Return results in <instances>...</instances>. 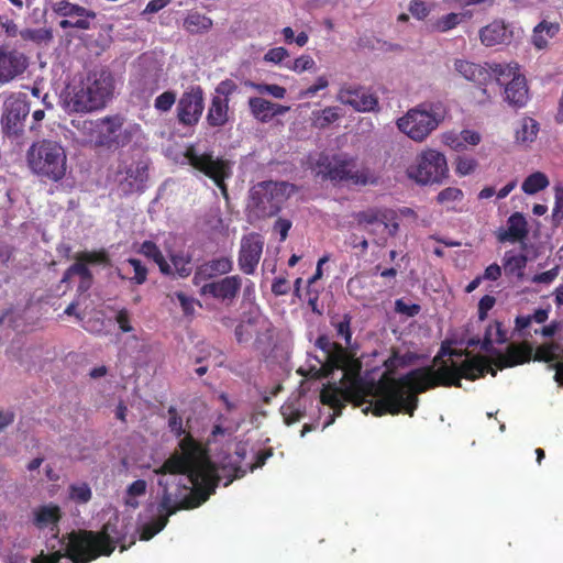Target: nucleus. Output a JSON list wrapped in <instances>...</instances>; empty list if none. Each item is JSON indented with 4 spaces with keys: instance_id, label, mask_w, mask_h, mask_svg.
<instances>
[{
    "instance_id": "nucleus-1",
    "label": "nucleus",
    "mask_w": 563,
    "mask_h": 563,
    "mask_svg": "<svg viewBox=\"0 0 563 563\" xmlns=\"http://www.w3.org/2000/svg\"><path fill=\"white\" fill-rule=\"evenodd\" d=\"M179 451H175L156 470L157 475H187L194 489L188 492L186 485L175 483L172 489L167 482L158 481L163 492L157 504L156 512L159 517H169L183 509H194L208 500L218 485L217 468L211 462L207 450L190 434L178 443Z\"/></svg>"
},
{
    "instance_id": "nucleus-2",
    "label": "nucleus",
    "mask_w": 563,
    "mask_h": 563,
    "mask_svg": "<svg viewBox=\"0 0 563 563\" xmlns=\"http://www.w3.org/2000/svg\"><path fill=\"white\" fill-rule=\"evenodd\" d=\"M408 363L407 355H401L395 347L391 349L389 357L384 361L385 372L379 379L365 385L366 395L376 397L369 402L365 412L372 411L376 417L404 412L412 417L418 408L419 394L441 385L452 384L445 380L452 375V371L442 365L437 369L432 366L413 368L396 378L397 369L407 366Z\"/></svg>"
},
{
    "instance_id": "nucleus-3",
    "label": "nucleus",
    "mask_w": 563,
    "mask_h": 563,
    "mask_svg": "<svg viewBox=\"0 0 563 563\" xmlns=\"http://www.w3.org/2000/svg\"><path fill=\"white\" fill-rule=\"evenodd\" d=\"M126 525L119 515H113L99 531L78 530L62 537L59 542L67 545L68 559L74 563H90L100 556L111 555L117 547L121 552L128 549Z\"/></svg>"
},
{
    "instance_id": "nucleus-4",
    "label": "nucleus",
    "mask_w": 563,
    "mask_h": 563,
    "mask_svg": "<svg viewBox=\"0 0 563 563\" xmlns=\"http://www.w3.org/2000/svg\"><path fill=\"white\" fill-rule=\"evenodd\" d=\"M352 317L347 313L342 317L331 318V327L335 330L336 336L343 339L345 346L333 342L327 334L317 338L314 345L323 353V358L316 361L320 364L316 375L318 377H329L335 369L343 371V377L349 380H360L362 362L356 357V351L352 342Z\"/></svg>"
},
{
    "instance_id": "nucleus-5",
    "label": "nucleus",
    "mask_w": 563,
    "mask_h": 563,
    "mask_svg": "<svg viewBox=\"0 0 563 563\" xmlns=\"http://www.w3.org/2000/svg\"><path fill=\"white\" fill-rule=\"evenodd\" d=\"M113 89L114 80L109 71L90 73L66 95L65 106L73 112L100 110L111 99Z\"/></svg>"
},
{
    "instance_id": "nucleus-6",
    "label": "nucleus",
    "mask_w": 563,
    "mask_h": 563,
    "mask_svg": "<svg viewBox=\"0 0 563 563\" xmlns=\"http://www.w3.org/2000/svg\"><path fill=\"white\" fill-rule=\"evenodd\" d=\"M26 161L34 175L53 183L64 179L67 174V153L60 142L41 140L33 143L26 153Z\"/></svg>"
},
{
    "instance_id": "nucleus-7",
    "label": "nucleus",
    "mask_w": 563,
    "mask_h": 563,
    "mask_svg": "<svg viewBox=\"0 0 563 563\" xmlns=\"http://www.w3.org/2000/svg\"><path fill=\"white\" fill-rule=\"evenodd\" d=\"M294 191L295 186L287 181H261L251 189V206L258 218H271L282 210Z\"/></svg>"
},
{
    "instance_id": "nucleus-8",
    "label": "nucleus",
    "mask_w": 563,
    "mask_h": 563,
    "mask_svg": "<svg viewBox=\"0 0 563 563\" xmlns=\"http://www.w3.org/2000/svg\"><path fill=\"white\" fill-rule=\"evenodd\" d=\"M494 69L496 82L505 86L504 100L515 109L526 107L530 95L527 79L519 71V65L517 63L496 64Z\"/></svg>"
},
{
    "instance_id": "nucleus-9",
    "label": "nucleus",
    "mask_w": 563,
    "mask_h": 563,
    "mask_svg": "<svg viewBox=\"0 0 563 563\" xmlns=\"http://www.w3.org/2000/svg\"><path fill=\"white\" fill-rule=\"evenodd\" d=\"M448 173L445 156L435 150L423 152L407 169L408 177L421 185L441 183Z\"/></svg>"
},
{
    "instance_id": "nucleus-10",
    "label": "nucleus",
    "mask_w": 563,
    "mask_h": 563,
    "mask_svg": "<svg viewBox=\"0 0 563 563\" xmlns=\"http://www.w3.org/2000/svg\"><path fill=\"white\" fill-rule=\"evenodd\" d=\"M441 121V117L423 106L410 109L404 117L397 120V128L404 134L416 142H422L434 131Z\"/></svg>"
},
{
    "instance_id": "nucleus-11",
    "label": "nucleus",
    "mask_w": 563,
    "mask_h": 563,
    "mask_svg": "<svg viewBox=\"0 0 563 563\" xmlns=\"http://www.w3.org/2000/svg\"><path fill=\"white\" fill-rule=\"evenodd\" d=\"M493 327L488 325L483 340H481V350L496 356L494 364L497 368L504 369L516 365L525 364L532 357V347L527 343L510 344L506 353H501L494 347Z\"/></svg>"
},
{
    "instance_id": "nucleus-12",
    "label": "nucleus",
    "mask_w": 563,
    "mask_h": 563,
    "mask_svg": "<svg viewBox=\"0 0 563 563\" xmlns=\"http://www.w3.org/2000/svg\"><path fill=\"white\" fill-rule=\"evenodd\" d=\"M442 367H446L452 371V375L446 379L452 382V384L442 385L443 387L453 386L460 388L462 387V378L475 380L484 377L487 373L493 377L497 375V371L490 366L489 358L479 354L466 358L460 364L452 362L451 365H448L446 363H443Z\"/></svg>"
},
{
    "instance_id": "nucleus-13",
    "label": "nucleus",
    "mask_w": 563,
    "mask_h": 563,
    "mask_svg": "<svg viewBox=\"0 0 563 563\" xmlns=\"http://www.w3.org/2000/svg\"><path fill=\"white\" fill-rule=\"evenodd\" d=\"M30 112V104L24 93L11 95L3 103L1 117L2 130L8 136H20L23 133L24 120Z\"/></svg>"
},
{
    "instance_id": "nucleus-14",
    "label": "nucleus",
    "mask_w": 563,
    "mask_h": 563,
    "mask_svg": "<svg viewBox=\"0 0 563 563\" xmlns=\"http://www.w3.org/2000/svg\"><path fill=\"white\" fill-rule=\"evenodd\" d=\"M177 119L185 126L196 125L205 110V97L201 86H191L180 96L177 103Z\"/></svg>"
},
{
    "instance_id": "nucleus-15",
    "label": "nucleus",
    "mask_w": 563,
    "mask_h": 563,
    "mask_svg": "<svg viewBox=\"0 0 563 563\" xmlns=\"http://www.w3.org/2000/svg\"><path fill=\"white\" fill-rule=\"evenodd\" d=\"M352 161L341 155L321 154L316 162V176L322 180H358L352 172Z\"/></svg>"
},
{
    "instance_id": "nucleus-16",
    "label": "nucleus",
    "mask_w": 563,
    "mask_h": 563,
    "mask_svg": "<svg viewBox=\"0 0 563 563\" xmlns=\"http://www.w3.org/2000/svg\"><path fill=\"white\" fill-rule=\"evenodd\" d=\"M184 157L194 169L211 180L221 179V170L229 166L225 159L214 157L212 151L201 152L195 144H189L186 147Z\"/></svg>"
},
{
    "instance_id": "nucleus-17",
    "label": "nucleus",
    "mask_w": 563,
    "mask_h": 563,
    "mask_svg": "<svg viewBox=\"0 0 563 563\" xmlns=\"http://www.w3.org/2000/svg\"><path fill=\"white\" fill-rule=\"evenodd\" d=\"M336 99L357 112L379 110L378 98L368 88L360 85H344L340 88Z\"/></svg>"
},
{
    "instance_id": "nucleus-18",
    "label": "nucleus",
    "mask_w": 563,
    "mask_h": 563,
    "mask_svg": "<svg viewBox=\"0 0 563 563\" xmlns=\"http://www.w3.org/2000/svg\"><path fill=\"white\" fill-rule=\"evenodd\" d=\"M264 249V239L260 233L251 232L241 239L238 265L245 275H253L256 272Z\"/></svg>"
},
{
    "instance_id": "nucleus-19",
    "label": "nucleus",
    "mask_w": 563,
    "mask_h": 563,
    "mask_svg": "<svg viewBox=\"0 0 563 563\" xmlns=\"http://www.w3.org/2000/svg\"><path fill=\"white\" fill-rule=\"evenodd\" d=\"M241 287L242 278L239 275H232L203 284L199 292L201 296H208L225 306H231L238 298Z\"/></svg>"
},
{
    "instance_id": "nucleus-20",
    "label": "nucleus",
    "mask_w": 563,
    "mask_h": 563,
    "mask_svg": "<svg viewBox=\"0 0 563 563\" xmlns=\"http://www.w3.org/2000/svg\"><path fill=\"white\" fill-rule=\"evenodd\" d=\"M353 384L352 389L342 390L341 388L336 387L335 384L329 385L328 387H324L321 390L320 394V400L323 405H327L331 407L336 415L341 413V410L344 408L343 400L341 398V395L344 394L346 398H350L352 395H355L357 397V405H361L364 402V397L367 395V389L365 384L363 383L362 378L360 377V380L354 382L350 380Z\"/></svg>"
},
{
    "instance_id": "nucleus-21",
    "label": "nucleus",
    "mask_w": 563,
    "mask_h": 563,
    "mask_svg": "<svg viewBox=\"0 0 563 563\" xmlns=\"http://www.w3.org/2000/svg\"><path fill=\"white\" fill-rule=\"evenodd\" d=\"M29 66L27 57L4 45H0V85H5L22 75Z\"/></svg>"
},
{
    "instance_id": "nucleus-22",
    "label": "nucleus",
    "mask_w": 563,
    "mask_h": 563,
    "mask_svg": "<svg viewBox=\"0 0 563 563\" xmlns=\"http://www.w3.org/2000/svg\"><path fill=\"white\" fill-rule=\"evenodd\" d=\"M495 65L496 64H493L486 67L468 60L456 59L454 68L463 78L474 82L483 89L484 93H486L485 87L495 79Z\"/></svg>"
},
{
    "instance_id": "nucleus-23",
    "label": "nucleus",
    "mask_w": 563,
    "mask_h": 563,
    "mask_svg": "<svg viewBox=\"0 0 563 563\" xmlns=\"http://www.w3.org/2000/svg\"><path fill=\"white\" fill-rule=\"evenodd\" d=\"M233 269V262L228 256H221L209 260L197 266L192 283L196 286L201 285L202 282L212 279L219 275H227Z\"/></svg>"
},
{
    "instance_id": "nucleus-24",
    "label": "nucleus",
    "mask_w": 563,
    "mask_h": 563,
    "mask_svg": "<svg viewBox=\"0 0 563 563\" xmlns=\"http://www.w3.org/2000/svg\"><path fill=\"white\" fill-rule=\"evenodd\" d=\"M375 282L362 275H355L347 280L346 289L351 297L355 298L363 306L373 303L377 297Z\"/></svg>"
},
{
    "instance_id": "nucleus-25",
    "label": "nucleus",
    "mask_w": 563,
    "mask_h": 563,
    "mask_svg": "<svg viewBox=\"0 0 563 563\" xmlns=\"http://www.w3.org/2000/svg\"><path fill=\"white\" fill-rule=\"evenodd\" d=\"M512 32L503 21H494L479 31L481 42L485 46L507 44L511 41Z\"/></svg>"
},
{
    "instance_id": "nucleus-26",
    "label": "nucleus",
    "mask_w": 563,
    "mask_h": 563,
    "mask_svg": "<svg viewBox=\"0 0 563 563\" xmlns=\"http://www.w3.org/2000/svg\"><path fill=\"white\" fill-rule=\"evenodd\" d=\"M508 225L506 230L498 233V240L500 242H518L527 238L529 230L526 218L520 212L512 213L507 221Z\"/></svg>"
},
{
    "instance_id": "nucleus-27",
    "label": "nucleus",
    "mask_w": 563,
    "mask_h": 563,
    "mask_svg": "<svg viewBox=\"0 0 563 563\" xmlns=\"http://www.w3.org/2000/svg\"><path fill=\"white\" fill-rule=\"evenodd\" d=\"M123 118L120 115L106 117L98 122L97 135L90 136L89 142L95 143L97 146H104V141L114 140L118 131L123 126Z\"/></svg>"
},
{
    "instance_id": "nucleus-28",
    "label": "nucleus",
    "mask_w": 563,
    "mask_h": 563,
    "mask_svg": "<svg viewBox=\"0 0 563 563\" xmlns=\"http://www.w3.org/2000/svg\"><path fill=\"white\" fill-rule=\"evenodd\" d=\"M227 99L221 96H213L209 104L206 121L211 128H222L229 122L230 107Z\"/></svg>"
},
{
    "instance_id": "nucleus-29",
    "label": "nucleus",
    "mask_w": 563,
    "mask_h": 563,
    "mask_svg": "<svg viewBox=\"0 0 563 563\" xmlns=\"http://www.w3.org/2000/svg\"><path fill=\"white\" fill-rule=\"evenodd\" d=\"M561 30L558 22L542 20L532 31L531 43L537 49H544L549 45V41L555 37Z\"/></svg>"
},
{
    "instance_id": "nucleus-30",
    "label": "nucleus",
    "mask_w": 563,
    "mask_h": 563,
    "mask_svg": "<svg viewBox=\"0 0 563 563\" xmlns=\"http://www.w3.org/2000/svg\"><path fill=\"white\" fill-rule=\"evenodd\" d=\"M394 219V211L387 208H369L355 214L358 225L367 229L368 227H382V223Z\"/></svg>"
},
{
    "instance_id": "nucleus-31",
    "label": "nucleus",
    "mask_w": 563,
    "mask_h": 563,
    "mask_svg": "<svg viewBox=\"0 0 563 563\" xmlns=\"http://www.w3.org/2000/svg\"><path fill=\"white\" fill-rule=\"evenodd\" d=\"M33 515V525L38 529L57 526L62 518L59 506L52 503L35 508Z\"/></svg>"
},
{
    "instance_id": "nucleus-32",
    "label": "nucleus",
    "mask_w": 563,
    "mask_h": 563,
    "mask_svg": "<svg viewBox=\"0 0 563 563\" xmlns=\"http://www.w3.org/2000/svg\"><path fill=\"white\" fill-rule=\"evenodd\" d=\"M343 117L340 107H325L322 110L312 111L311 125L316 129L323 130Z\"/></svg>"
},
{
    "instance_id": "nucleus-33",
    "label": "nucleus",
    "mask_w": 563,
    "mask_h": 563,
    "mask_svg": "<svg viewBox=\"0 0 563 563\" xmlns=\"http://www.w3.org/2000/svg\"><path fill=\"white\" fill-rule=\"evenodd\" d=\"M213 25L212 20L197 11H191L184 20V29L190 34L208 32Z\"/></svg>"
},
{
    "instance_id": "nucleus-34",
    "label": "nucleus",
    "mask_w": 563,
    "mask_h": 563,
    "mask_svg": "<svg viewBox=\"0 0 563 563\" xmlns=\"http://www.w3.org/2000/svg\"><path fill=\"white\" fill-rule=\"evenodd\" d=\"M528 257L525 254H514L506 252L504 257V271L507 276H516L522 279L523 271L527 266Z\"/></svg>"
},
{
    "instance_id": "nucleus-35",
    "label": "nucleus",
    "mask_w": 563,
    "mask_h": 563,
    "mask_svg": "<svg viewBox=\"0 0 563 563\" xmlns=\"http://www.w3.org/2000/svg\"><path fill=\"white\" fill-rule=\"evenodd\" d=\"M249 108L251 114L262 123H267L273 119V112H271L273 109L272 101L261 97H251L249 99Z\"/></svg>"
},
{
    "instance_id": "nucleus-36",
    "label": "nucleus",
    "mask_w": 563,
    "mask_h": 563,
    "mask_svg": "<svg viewBox=\"0 0 563 563\" xmlns=\"http://www.w3.org/2000/svg\"><path fill=\"white\" fill-rule=\"evenodd\" d=\"M53 10L56 14L60 16H71V15H78V16H85L89 19H95L96 13L93 11H89L86 8L70 3L66 0H62L53 5Z\"/></svg>"
},
{
    "instance_id": "nucleus-37",
    "label": "nucleus",
    "mask_w": 563,
    "mask_h": 563,
    "mask_svg": "<svg viewBox=\"0 0 563 563\" xmlns=\"http://www.w3.org/2000/svg\"><path fill=\"white\" fill-rule=\"evenodd\" d=\"M549 186V179L542 172H534L522 183L521 189L527 195H534Z\"/></svg>"
},
{
    "instance_id": "nucleus-38",
    "label": "nucleus",
    "mask_w": 563,
    "mask_h": 563,
    "mask_svg": "<svg viewBox=\"0 0 563 563\" xmlns=\"http://www.w3.org/2000/svg\"><path fill=\"white\" fill-rule=\"evenodd\" d=\"M141 130L140 125L139 124H131L126 128L123 129V126L120 129V131H118V135L114 140H111V141H104L103 144H104V147H108V148H118V147H123V146H126L128 144L131 143L133 136L139 133Z\"/></svg>"
},
{
    "instance_id": "nucleus-39",
    "label": "nucleus",
    "mask_w": 563,
    "mask_h": 563,
    "mask_svg": "<svg viewBox=\"0 0 563 563\" xmlns=\"http://www.w3.org/2000/svg\"><path fill=\"white\" fill-rule=\"evenodd\" d=\"M466 18H471V14L468 12H463V13L451 12L449 14H445V15L439 18L433 23V29L438 32L444 33V32H448V31L456 27Z\"/></svg>"
},
{
    "instance_id": "nucleus-40",
    "label": "nucleus",
    "mask_w": 563,
    "mask_h": 563,
    "mask_svg": "<svg viewBox=\"0 0 563 563\" xmlns=\"http://www.w3.org/2000/svg\"><path fill=\"white\" fill-rule=\"evenodd\" d=\"M539 124L531 118H525L521 128L516 132V140L520 143L532 142L538 134Z\"/></svg>"
},
{
    "instance_id": "nucleus-41",
    "label": "nucleus",
    "mask_w": 563,
    "mask_h": 563,
    "mask_svg": "<svg viewBox=\"0 0 563 563\" xmlns=\"http://www.w3.org/2000/svg\"><path fill=\"white\" fill-rule=\"evenodd\" d=\"M168 523V519L156 515L151 521L144 523L141 528V540L148 541L158 532H161Z\"/></svg>"
},
{
    "instance_id": "nucleus-42",
    "label": "nucleus",
    "mask_w": 563,
    "mask_h": 563,
    "mask_svg": "<svg viewBox=\"0 0 563 563\" xmlns=\"http://www.w3.org/2000/svg\"><path fill=\"white\" fill-rule=\"evenodd\" d=\"M245 85L256 90L260 95L267 93L276 99H283L286 96V88L276 84L246 81Z\"/></svg>"
},
{
    "instance_id": "nucleus-43",
    "label": "nucleus",
    "mask_w": 563,
    "mask_h": 563,
    "mask_svg": "<svg viewBox=\"0 0 563 563\" xmlns=\"http://www.w3.org/2000/svg\"><path fill=\"white\" fill-rule=\"evenodd\" d=\"M68 490L69 498L76 504H87L92 497L91 488L87 483L71 484Z\"/></svg>"
},
{
    "instance_id": "nucleus-44",
    "label": "nucleus",
    "mask_w": 563,
    "mask_h": 563,
    "mask_svg": "<svg viewBox=\"0 0 563 563\" xmlns=\"http://www.w3.org/2000/svg\"><path fill=\"white\" fill-rule=\"evenodd\" d=\"M170 262L177 273V275L181 278H186L191 274V257L185 255L184 253H175L170 255Z\"/></svg>"
},
{
    "instance_id": "nucleus-45",
    "label": "nucleus",
    "mask_w": 563,
    "mask_h": 563,
    "mask_svg": "<svg viewBox=\"0 0 563 563\" xmlns=\"http://www.w3.org/2000/svg\"><path fill=\"white\" fill-rule=\"evenodd\" d=\"M559 345L555 343L542 344L537 347L534 353V361L551 363L558 358L556 350Z\"/></svg>"
},
{
    "instance_id": "nucleus-46",
    "label": "nucleus",
    "mask_w": 563,
    "mask_h": 563,
    "mask_svg": "<svg viewBox=\"0 0 563 563\" xmlns=\"http://www.w3.org/2000/svg\"><path fill=\"white\" fill-rule=\"evenodd\" d=\"M177 95L173 90H167L156 97L154 108L158 112H168L175 104Z\"/></svg>"
},
{
    "instance_id": "nucleus-47",
    "label": "nucleus",
    "mask_w": 563,
    "mask_h": 563,
    "mask_svg": "<svg viewBox=\"0 0 563 563\" xmlns=\"http://www.w3.org/2000/svg\"><path fill=\"white\" fill-rule=\"evenodd\" d=\"M168 427L177 438L184 435V439L186 435L190 434L189 432H186L185 429L183 428V419L178 415L177 409L175 407L172 406L168 408Z\"/></svg>"
},
{
    "instance_id": "nucleus-48",
    "label": "nucleus",
    "mask_w": 563,
    "mask_h": 563,
    "mask_svg": "<svg viewBox=\"0 0 563 563\" xmlns=\"http://www.w3.org/2000/svg\"><path fill=\"white\" fill-rule=\"evenodd\" d=\"M254 320L247 319L246 321H242L235 328L234 334L235 339L239 343H245L250 341L253 336Z\"/></svg>"
},
{
    "instance_id": "nucleus-49",
    "label": "nucleus",
    "mask_w": 563,
    "mask_h": 563,
    "mask_svg": "<svg viewBox=\"0 0 563 563\" xmlns=\"http://www.w3.org/2000/svg\"><path fill=\"white\" fill-rule=\"evenodd\" d=\"M76 260L87 264H106L109 261L108 254L104 251H92L78 253Z\"/></svg>"
},
{
    "instance_id": "nucleus-50",
    "label": "nucleus",
    "mask_w": 563,
    "mask_h": 563,
    "mask_svg": "<svg viewBox=\"0 0 563 563\" xmlns=\"http://www.w3.org/2000/svg\"><path fill=\"white\" fill-rule=\"evenodd\" d=\"M478 163L475 158L468 156H459L456 158L455 172L460 176H467L475 172Z\"/></svg>"
},
{
    "instance_id": "nucleus-51",
    "label": "nucleus",
    "mask_w": 563,
    "mask_h": 563,
    "mask_svg": "<svg viewBox=\"0 0 563 563\" xmlns=\"http://www.w3.org/2000/svg\"><path fill=\"white\" fill-rule=\"evenodd\" d=\"M409 12L418 20H424L431 12V7L422 0H411Z\"/></svg>"
},
{
    "instance_id": "nucleus-52",
    "label": "nucleus",
    "mask_w": 563,
    "mask_h": 563,
    "mask_svg": "<svg viewBox=\"0 0 563 563\" xmlns=\"http://www.w3.org/2000/svg\"><path fill=\"white\" fill-rule=\"evenodd\" d=\"M128 263L133 267L134 276L132 277V282L136 285H142L147 279V268L143 263L137 258H129Z\"/></svg>"
},
{
    "instance_id": "nucleus-53",
    "label": "nucleus",
    "mask_w": 563,
    "mask_h": 563,
    "mask_svg": "<svg viewBox=\"0 0 563 563\" xmlns=\"http://www.w3.org/2000/svg\"><path fill=\"white\" fill-rule=\"evenodd\" d=\"M462 198H463V192L461 189H459L456 187H448L438 194L437 200L439 203L444 205V203L461 200Z\"/></svg>"
},
{
    "instance_id": "nucleus-54",
    "label": "nucleus",
    "mask_w": 563,
    "mask_h": 563,
    "mask_svg": "<svg viewBox=\"0 0 563 563\" xmlns=\"http://www.w3.org/2000/svg\"><path fill=\"white\" fill-rule=\"evenodd\" d=\"M236 89L238 86L233 80L225 79L217 85L214 96H221L222 98L227 99L228 102H230V97L236 91Z\"/></svg>"
},
{
    "instance_id": "nucleus-55",
    "label": "nucleus",
    "mask_w": 563,
    "mask_h": 563,
    "mask_svg": "<svg viewBox=\"0 0 563 563\" xmlns=\"http://www.w3.org/2000/svg\"><path fill=\"white\" fill-rule=\"evenodd\" d=\"M71 124L84 132L87 142H89L90 136H95L93 133L97 132L98 128V122L92 120H71Z\"/></svg>"
},
{
    "instance_id": "nucleus-56",
    "label": "nucleus",
    "mask_w": 563,
    "mask_h": 563,
    "mask_svg": "<svg viewBox=\"0 0 563 563\" xmlns=\"http://www.w3.org/2000/svg\"><path fill=\"white\" fill-rule=\"evenodd\" d=\"M554 208L552 210V218L555 221H561L563 219V187L556 185L554 187Z\"/></svg>"
},
{
    "instance_id": "nucleus-57",
    "label": "nucleus",
    "mask_w": 563,
    "mask_h": 563,
    "mask_svg": "<svg viewBox=\"0 0 563 563\" xmlns=\"http://www.w3.org/2000/svg\"><path fill=\"white\" fill-rule=\"evenodd\" d=\"M128 178L133 179L137 184H143L147 180V166L144 163H137L134 168L126 170Z\"/></svg>"
},
{
    "instance_id": "nucleus-58",
    "label": "nucleus",
    "mask_w": 563,
    "mask_h": 563,
    "mask_svg": "<svg viewBox=\"0 0 563 563\" xmlns=\"http://www.w3.org/2000/svg\"><path fill=\"white\" fill-rule=\"evenodd\" d=\"M140 252H141L144 256H146V257H148V258L153 260L154 262H155V261H157V258H159V257L163 255L162 251H161V250H159V247L156 245V243H154L153 241H150V240L144 241V242L141 244Z\"/></svg>"
},
{
    "instance_id": "nucleus-59",
    "label": "nucleus",
    "mask_w": 563,
    "mask_h": 563,
    "mask_svg": "<svg viewBox=\"0 0 563 563\" xmlns=\"http://www.w3.org/2000/svg\"><path fill=\"white\" fill-rule=\"evenodd\" d=\"M288 57V51L282 46L268 49L264 55V60L267 63L279 64Z\"/></svg>"
},
{
    "instance_id": "nucleus-60",
    "label": "nucleus",
    "mask_w": 563,
    "mask_h": 563,
    "mask_svg": "<svg viewBox=\"0 0 563 563\" xmlns=\"http://www.w3.org/2000/svg\"><path fill=\"white\" fill-rule=\"evenodd\" d=\"M115 321L122 332H132L133 327L131 325V316L128 309L122 308L115 316Z\"/></svg>"
},
{
    "instance_id": "nucleus-61",
    "label": "nucleus",
    "mask_w": 563,
    "mask_h": 563,
    "mask_svg": "<svg viewBox=\"0 0 563 563\" xmlns=\"http://www.w3.org/2000/svg\"><path fill=\"white\" fill-rule=\"evenodd\" d=\"M496 299L490 295H485L478 302V319L484 321L487 318L488 311L495 306Z\"/></svg>"
},
{
    "instance_id": "nucleus-62",
    "label": "nucleus",
    "mask_w": 563,
    "mask_h": 563,
    "mask_svg": "<svg viewBox=\"0 0 563 563\" xmlns=\"http://www.w3.org/2000/svg\"><path fill=\"white\" fill-rule=\"evenodd\" d=\"M22 36L25 40H32L34 42L41 43L43 41H49L52 38V33L45 29L27 30L22 34Z\"/></svg>"
},
{
    "instance_id": "nucleus-63",
    "label": "nucleus",
    "mask_w": 563,
    "mask_h": 563,
    "mask_svg": "<svg viewBox=\"0 0 563 563\" xmlns=\"http://www.w3.org/2000/svg\"><path fill=\"white\" fill-rule=\"evenodd\" d=\"M420 306L417 303L408 305L402 299H397L395 302V310L408 317H415L420 312Z\"/></svg>"
},
{
    "instance_id": "nucleus-64",
    "label": "nucleus",
    "mask_w": 563,
    "mask_h": 563,
    "mask_svg": "<svg viewBox=\"0 0 563 563\" xmlns=\"http://www.w3.org/2000/svg\"><path fill=\"white\" fill-rule=\"evenodd\" d=\"M314 66V60L309 55H301L300 57L296 58L294 60L292 66L290 69H292L296 73H302L305 70H309Z\"/></svg>"
}]
</instances>
